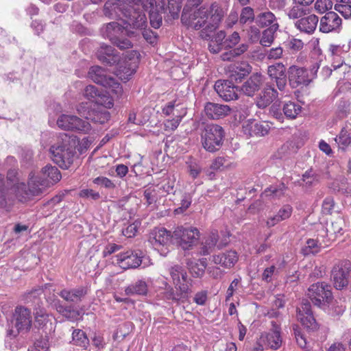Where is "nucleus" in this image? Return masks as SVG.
Here are the masks:
<instances>
[{
  "label": "nucleus",
  "instance_id": "21",
  "mask_svg": "<svg viewBox=\"0 0 351 351\" xmlns=\"http://www.w3.org/2000/svg\"><path fill=\"white\" fill-rule=\"evenodd\" d=\"M349 46L346 45H330L329 51L332 57V66L335 70L343 67V71L349 70L350 66L344 63V56L349 51Z\"/></svg>",
  "mask_w": 351,
  "mask_h": 351
},
{
  "label": "nucleus",
  "instance_id": "58",
  "mask_svg": "<svg viewBox=\"0 0 351 351\" xmlns=\"http://www.w3.org/2000/svg\"><path fill=\"white\" fill-rule=\"evenodd\" d=\"M346 309V306L343 304L341 300H335L332 303L331 306H329L330 313L333 316H339L342 315Z\"/></svg>",
  "mask_w": 351,
  "mask_h": 351
},
{
  "label": "nucleus",
  "instance_id": "15",
  "mask_svg": "<svg viewBox=\"0 0 351 351\" xmlns=\"http://www.w3.org/2000/svg\"><path fill=\"white\" fill-rule=\"evenodd\" d=\"M127 23L129 26L143 30V38L150 44L156 42V34L149 29H145L147 18L143 12L134 11L133 14H129Z\"/></svg>",
  "mask_w": 351,
  "mask_h": 351
},
{
  "label": "nucleus",
  "instance_id": "9",
  "mask_svg": "<svg viewBox=\"0 0 351 351\" xmlns=\"http://www.w3.org/2000/svg\"><path fill=\"white\" fill-rule=\"evenodd\" d=\"M200 234L197 228L193 227H178L172 234V239L184 250H191L197 243Z\"/></svg>",
  "mask_w": 351,
  "mask_h": 351
},
{
  "label": "nucleus",
  "instance_id": "14",
  "mask_svg": "<svg viewBox=\"0 0 351 351\" xmlns=\"http://www.w3.org/2000/svg\"><path fill=\"white\" fill-rule=\"evenodd\" d=\"M14 326L16 331L12 329L8 331L9 335L16 336L21 332H27L32 327V315L31 311L27 308L19 306H16L14 313Z\"/></svg>",
  "mask_w": 351,
  "mask_h": 351
},
{
  "label": "nucleus",
  "instance_id": "1",
  "mask_svg": "<svg viewBox=\"0 0 351 351\" xmlns=\"http://www.w3.org/2000/svg\"><path fill=\"white\" fill-rule=\"evenodd\" d=\"M223 14V10L217 4L213 3L209 8L202 7L191 14H188L184 8L181 20L189 28H203L200 36L207 40L211 38L212 34L218 27Z\"/></svg>",
  "mask_w": 351,
  "mask_h": 351
},
{
  "label": "nucleus",
  "instance_id": "45",
  "mask_svg": "<svg viewBox=\"0 0 351 351\" xmlns=\"http://www.w3.org/2000/svg\"><path fill=\"white\" fill-rule=\"evenodd\" d=\"M72 339L75 345L87 349L89 346V339L85 332L80 329H75L72 333Z\"/></svg>",
  "mask_w": 351,
  "mask_h": 351
},
{
  "label": "nucleus",
  "instance_id": "54",
  "mask_svg": "<svg viewBox=\"0 0 351 351\" xmlns=\"http://www.w3.org/2000/svg\"><path fill=\"white\" fill-rule=\"evenodd\" d=\"M256 21L254 10L251 7H244L241 12L239 22L240 23L245 24L247 23H252Z\"/></svg>",
  "mask_w": 351,
  "mask_h": 351
},
{
  "label": "nucleus",
  "instance_id": "4",
  "mask_svg": "<svg viewBox=\"0 0 351 351\" xmlns=\"http://www.w3.org/2000/svg\"><path fill=\"white\" fill-rule=\"evenodd\" d=\"M319 68L318 62L315 63L310 70L296 66H291L289 71L290 86L295 88L301 85H308L316 77Z\"/></svg>",
  "mask_w": 351,
  "mask_h": 351
},
{
  "label": "nucleus",
  "instance_id": "20",
  "mask_svg": "<svg viewBox=\"0 0 351 351\" xmlns=\"http://www.w3.org/2000/svg\"><path fill=\"white\" fill-rule=\"evenodd\" d=\"M172 239L171 232L164 228H156L149 234L148 241L156 250L167 246Z\"/></svg>",
  "mask_w": 351,
  "mask_h": 351
},
{
  "label": "nucleus",
  "instance_id": "29",
  "mask_svg": "<svg viewBox=\"0 0 351 351\" xmlns=\"http://www.w3.org/2000/svg\"><path fill=\"white\" fill-rule=\"evenodd\" d=\"M251 66L246 62L232 64L228 67L227 73L231 81L241 82L251 71Z\"/></svg>",
  "mask_w": 351,
  "mask_h": 351
},
{
  "label": "nucleus",
  "instance_id": "48",
  "mask_svg": "<svg viewBox=\"0 0 351 351\" xmlns=\"http://www.w3.org/2000/svg\"><path fill=\"white\" fill-rule=\"evenodd\" d=\"M74 155H52V160L60 168L66 169L73 162Z\"/></svg>",
  "mask_w": 351,
  "mask_h": 351
},
{
  "label": "nucleus",
  "instance_id": "26",
  "mask_svg": "<svg viewBox=\"0 0 351 351\" xmlns=\"http://www.w3.org/2000/svg\"><path fill=\"white\" fill-rule=\"evenodd\" d=\"M285 66L282 63H276L268 66L267 73L271 80L274 81L279 90L282 91L287 85Z\"/></svg>",
  "mask_w": 351,
  "mask_h": 351
},
{
  "label": "nucleus",
  "instance_id": "31",
  "mask_svg": "<svg viewBox=\"0 0 351 351\" xmlns=\"http://www.w3.org/2000/svg\"><path fill=\"white\" fill-rule=\"evenodd\" d=\"M318 22V17L315 14H311L296 21L295 26L301 32L312 34L316 29Z\"/></svg>",
  "mask_w": 351,
  "mask_h": 351
},
{
  "label": "nucleus",
  "instance_id": "59",
  "mask_svg": "<svg viewBox=\"0 0 351 351\" xmlns=\"http://www.w3.org/2000/svg\"><path fill=\"white\" fill-rule=\"evenodd\" d=\"M332 7V2L330 0H316L315 3V10L319 13H324L330 10Z\"/></svg>",
  "mask_w": 351,
  "mask_h": 351
},
{
  "label": "nucleus",
  "instance_id": "27",
  "mask_svg": "<svg viewBox=\"0 0 351 351\" xmlns=\"http://www.w3.org/2000/svg\"><path fill=\"white\" fill-rule=\"evenodd\" d=\"M84 95L86 98L94 102V105H104L107 108H111L113 106L112 99L101 94L93 85L87 86Z\"/></svg>",
  "mask_w": 351,
  "mask_h": 351
},
{
  "label": "nucleus",
  "instance_id": "63",
  "mask_svg": "<svg viewBox=\"0 0 351 351\" xmlns=\"http://www.w3.org/2000/svg\"><path fill=\"white\" fill-rule=\"evenodd\" d=\"M335 10L341 14L346 19L351 17V2L346 5L335 4Z\"/></svg>",
  "mask_w": 351,
  "mask_h": 351
},
{
  "label": "nucleus",
  "instance_id": "53",
  "mask_svg": "<svg viewBox=\"0 0 351 351\" xmlns=\"http://www.w3.org/2000/svg\"><path fill=\"white\" fill-rule=\"evenodd\" d=\"M186 111L184 110L182 113L175 115L172 119H167L164 122V127L166 131H174L178 127L182 118L186 114Z\"/></svg>",
  "mask_w": 351,
  "mask_h": 351
},
{
  "label": "nucleus",
  "instance_id": "44",
  "mask_svg": "<svg viewBox=\"0 0 351 351\" xmlns=\"http://www.w3.org/2000/svg\"><path fill=\"white\" fill-rule=\"evenodd\" d=\"M189 269L193 277L198 278L204 275L206 267V259H200L195 262H188Z\"/></svg>",
  "mask_w": 351,
  "mask_h": 351
},
{
  "label": "nucleus",
  "instance_id": "18",
  "mask_svg": "<svg viewBox=\"0 0 351 351\" xmlns=\"http://www.w3.org/2000/svg\"><path fill=\"white\" fill-rule=\"evenodd\" d=\"M143 256L141 250H128L116 256V263L123 269H135L141 265Z\"/></svg>",
  "mask_w": 351,
  "mask_h": 351
},
{
  "label": "nucleus",
  "instance_id": "56",
  "mask_svg": "<svg viewBox=\"0 0 351 351\" xmlns=\"http://www.w3.org/2000/svg\"><path fill=\"white\" fill-rule=\"evenodd\" d=\"M35 322L39 327L45 326L49 321V315L44 308H38L34 313Z\"/></svg>",
  "mask_w": 351,
  "mask_h": 351
},
{
  "label": "nucleus",
  "instance_id": "37",
  "mask_svg": "<svg viewBox=\"0 0 351 351\" xmlns=\"http://www.w3.org/2000/svg\"><path fill=\"white\" fill-rule=\"evenodd\" d=\"M262 82L261 74H253L242 86L241 91L247 96H252L259 89Z\"/></svg>",
  "mask_w": 351,
  "mask_h": 351
},
{
  "label": "nucleus",
  "instance_id": "10",
  "mask_svg": "<svg viewBox=\"0 0 351 351\" xmlns=\"http://www.w3.org/2000/svg\"><path fill=\"white\" fill-rule=\"evenodd\" d=\"M106 108L104 105H93V107L90 108L88 103H81L77 107V111L87 120L104 124L110 119V113Z\"/></svg>",
  "mask_w": 351,
  "mask_h": 351
},
{
  "label": "nucleus",
  "instance_id": "43",
  "mask_svg": "<svg viewBox=\"0 0 351 351\" xmlns=\"http://www.w3.org/2000/svg\"><path fill=\"white\" fill-rule=\"evenodd\" d=\"M319 176L312 169L306 171L302 176L300 184L306 188H310L316 185L319 181Z\"/></svg>",
  "mask_w": 351,
  "mask_h": 351
},
{
  "label": "nucleus",
  "instance_id": "2",
  "mask_svg": "<svg viewBox=\"0 0 351 351\" xmlns=\"http://www.w3.org/2000/svg\"><path fill=\"white\" fill-rule=\"evenodd\" d=\"M13 185L12 189L20 202H26L34 197L40 195L50 187L48 182L35 176L33 172L29 175L27 186L24 182H18Z\"/></svg>",
  "mask_w": 351,
  "mask_h": 351
},
{
  "label": "nucleus",
  "instance_id": "47",
  "mask_svg": "<svg viewBox=\"0 0 351 351\" xmlns=\"http://www.w3.org/2000/svg\"><path fill=\"white\" fill-rule=\"evenodd\" d=\"M286 187L284 184H280L278 186H271L267 188L262 193V197H269L271 199L274 198H280L284 195Z\"/></svg>",
  "mask_w": 351,
  "mask_h": 351
},
{
  "label": "nucleus",
  "instance_id": "49",
  "mask_svg": "<svg viewBox=\"0 0 351 351\" xmlns=\"http://www.w3.org/2000/svg\"><path fill=\"white\" fill-rule=\"evenodd\" d=\"M8 186L5 184V180L3 176L0 174V207H5L8 204H11L10 202V198L8 196Z\"/></svg>",
  "mask_w": 351,
  "mask_h": 351
},
{
  "label": "nucleus",
  "instance_id": "7",
  "mask_svg": "<svg viewBox=\"0 0 351 351\" xmlns=\"http://www.w3.org/2000/svg\"><path fill=\"white\" fill-rule=\"evenodd\" d=\"M307 295L314 305L323 308L332 300L331 287L327 282H317L309 287Z\"/></svg>",
  "mask_w": 351,
  "mask_h": 351
},
{
  "label": "nucleus",
  "instance_id": "16",
  "mask_svg": "<svg viewBox=\"0 0 351 351\" xmlns=\"http://www.w3.org/2000/svg\"><path fill=\"white\" fill-rule=\"evenodd\" d=\"M240 41V36L238 32H234L227 39L224 40V47L231 49L228 51L223 53L221 58L223 61H230L234 58L238 57L245 53L247 49L248 45L243 43L237 47L232 49L235 47Z\"/></svg>",
  "mask_w": 351,
  "mask_h": 351
},
{
  "label": "nucleus",
  "instance_id": "40",
  "mask_svg": "<svg viewBox=\"0 0 351 351\" xmlns=\"http://www.w3.org/2000/svg\"><path fill=\"white\" fill-rule=\"evenodd\" d=\"M42 173L46 177V179L44 180L49 182V186L58 182L62 178L60 171L56 167L50 165H47L42 169Z\"/></svg>",
  "mask_w": 351,
  "mask_h": 351
},
{
  "label": "nucleus",
  "instance_id": "24",
  "mask_svg": "<svg viewBox=\"0 0 351 351\" xmlns=\"http://www.w3.org/2000/svg\"><path fill=\"white\" fill-rule=\"evenodd\" d=\"M142 3L144 10L149 12L151 25L155 29L159 28L162 23V16L158 12L163 7L162 1L157 3L155 0H144Z\"/></svg>",
  "mask_w": 351,
  "mask_h": 351
},
{
  "label": "nucleus",
  "instance_id": "8",
  "mask_svg": "<svg viewBox=\"0 0 351 351\" xmlns=\"http://www.w3.org/2000/svg\"><path fill=\"white\" fill-rule=\"evenodd\" d=\"M169 273L176 289L181 295H187L192 293L193 280L188 277L186 271L180 265L169 268Z\"/></svg>",
  "mask_w": 351,
  "mask_h": 351
},
{
  "label": "nucleus",
  "instance_id": "13",
  "mask_svg": "<svg viewBox=\"0 0 351 351\" xmlns=\"http://www.w3.org/2000/svg\"><path fill=\"white\" fill-rule=\"evenodd\" d=\"M331 272L335 287L341 290L347 287L350 282L351 263L346 260L339 261L334 265Z\"/></svg>",
  "mask_w": 351,
  "mask_h": 351
},
{
  "label": "nucleus",
  "instance_id": "33",
  "mask_svg": "<svg viewBox=\"0 0 351 351\" xmlns=\"http://www.w3.org/2000/svg\"><path fill=\"white\" fill-rule=\"evenodd\" d=\"M98 59L107 65H112L119 61V57L114 53V49L109 45H101L97 50Z\"/></svg>",
  "mask_w": 351,
  "mask_h": 351
},
{
  "label": "nucleus",
  "instance_id": "34",
  "mask_svg": "<svg viewBox=\"0 0 351 351\" xmlns=\"http://www.w3.org/2000/svg\"><path fill=\"white\" fill-rule=\"evenodd\" d=\"M51 305L54 309L68 320L74 321L77 319L80 315L79 311L77 309L74 308L71 305H64L58 299L53 300Z\"/></svg>",
  "mask_w": 351,
  "mask_h": 351
},
{
  "label": "nucleus",
  "instance_id": "38",
  "mask_svg": "<svg viewBox=\"0 0 351 351\" xmlns=\"http://www.w3.org/2000/svg\"><path fill=\"white\" fill-rule=\"evenodd\" d=\"M256 23L261 27H272L276 24L278 25L275 14L268 10H263L256 15Z\"/></svg>",
  "mask_w": 351,
  "mask_h": 351
},
{
  "label": "nucleus",
  "instance_id": "28",
  "mask_svg": "<svg viewBox=\"0 0 351 351\" xmlns=\"http://www.w3.org/2000/svg\"><path fill=\"white\" fill-rule=\"evenodd\" d=\"M218 240L219 235L217 231L211 232L202 243L199 252L200 254L204 256L208 255L214 251L216 246L219 249H221L228 243V241L226 238L224 240H221L217 244Z\"/></svg>",
  "mask_w": 351,
  "mask_h": 351
},
{
  "label": "nucleus",
  "instance_id": "60",
  "mask_svg": "<svg viewBox=\"0 0 351 351\" xmlns=\"http://www.w3.org/2000/svg\"><path fill=\"white\" fill-rule=\"evenodd\" d=\"M93 183L108 189H112L115 188L114 183L109 178L104 176H99L93 180Z\"/></svg>",
  "mask_w": 351,
  "mask_h": 351
},
{
  "label": "nucleus",
  "instance_id": "61",
  "mask_svg": "<svg viewBox=\"0 0 351 351\" xmlns=\"http://www.w3.org/2000/svg\"><path fill=\"white\" fill-rule=\"evenodd\" d=\"M208 292L206 290H202L197 292L193 298V302L197 305L204 306L208 300Z\"/></svg>",
  "mask_w": 351,
  "mask_h": 351
},
{
  "label": "nucleus",
  "instance_id": "35",
  "mask_svg": "<svg viewBox=\"0 0 351 351\" xmlns=\"http://www.w3.org/2000/svg\"><path fill=\"white\" fill-rule=\"evenodd\" d=\"M238 261V255L236 251L230 250L213 256V261L216 265H221L227 268L232 267Z\"/></svg>",
  "mask_w": 351,
  "mask_h": 351
},
{
  "label": "nucleus",
  "instance_id": "52",
  "mask_svg": "<svg viewBox=\"0 0 351 351\" xmlns=\"http://www.w3.org/2000/svg\"><path fill=\"white\" fill-rule=\"evenodd\" d=\"M298 319L301 322V324L308 329L310 330H316L317 328V324L313 315V314H307L303 315V314H300L298 315Z\"/></svg>",
  "mask_w": 351,
  "mask_h": 351
},
{
  "label": "nucleus",
  "instance_id": "22",
  "mask_svg": "<svg viewBox=\"0 0 351 351\" xmlns=\"http://www.w3.org/2000/svg\"><path fill=\"white\" fill-rule=\"evenodd\" d=\"M231 80H218L215 84V90L225 101H232L238 98L237 87L234 86Z\"/></svg>",
  "mask_w": 351,
  "mask_h": 351
},
{
  "label": "nucleus",
  "instance_id": "12",
  "mask_svg": "<svg viewBox=\"0 0 351 351\" xmlns=\"http://www.w3.org/2000/svg\"><path fill=\"white\" fill-rule=\"evenodd\" d=\"M140 54L137 51L132 50L125 55L124 60L119 62L115 72L116 75L123 81H128L136 72L139 62Z\"/></svg>",
  "mask_w": 351,
  "mask_h": 351
},
{
  "label": "nucleus",
  "instance_id": "3",
  "mask_svg": "<svg viewBox=\"0 0 351 351\" xmlns=\"http://www.w3.org/2000/svg\"><path fill=\"white\" fill-rule=\"evenodd\" d=\"M125 27H123L117 22H111L106 25L102 29V35L105 38H108L112 43L115 45L120 49H129L132 47V42L128 38H123V36L127 35L132 37L134 32L128 29V23H125Z\"/></svg>",
  "mask_w": 351,
  "mask_h": 351
},
{
  "label": "nucleus",
  "instance_id": "46",
  "mask_svg": "<svg viewBox=\"0 0 351 351\" xmlns=\"http://www.w3.org/2000/svg\"><path fill=\"white\" fill-rule=\"evenodd\" d=\"M279 25H275L272 27H268L263 32L260 43L264 47L270 46L274 40V34L278 29Z\"/></svg>",
  "mask_w": 351,
  "mask_h": 351
},
{
  "label": "nucleus",
  "instance_id": "64",
  "mask_svg": "<svg viewBox=\"0 0 351 351\" xmlns=\"http://www.w3.org/2000/svg\"><path fill=\"white\" fill-rule=\"evenodd\" d=\"M303 12L302 8L298 5H293L287 10V15L291 19H296L301 17Z\"/></svg>",
  "mask_w": 351,
  "mask_h": 351
},
{
  "label": "nucleus",
  "instance_id": "42",
  "mask_svg": "<svg viewBox=\"0 0 351 351\" xmlns=\"http://www.w3.org/2000/svg\"><path fill=\"white\" fill-rule=\"evenodd\" d=\"M225 37L226 33L223 31L218 32L209 43V51L213 53H219L224 47Z\"/></svg>",
  "mask_w": 351,
  "mask_h": 351
},
{
  "label": "nucleus",
  "instance_id": "39",
  "mask_svg": "<svg viewBox=\"0 0 351 351\" xmlns=\"http://www.w3.org/2000/svg\"><path fill=\"white\" fill-rule=\"evenodd\" d=\"M293 212L292 207L289 205L286 204L284 205L277 213L276 215H275L273 217H270L267 221V225L269 227L274 226L276 224L278 223L279 222L286 220L289 219Z\"/></svg>",
  "mask_w": 351,
  "mask_h": 351
},
{
  "label": "nucleus",
  "instance_id": "11",
  "mask_svg": "<svg viewBox=\"0 0 351 351\" xmlns=\"http://www.w3.org/2000/svg\"><path fill=\"white\" fill-rule=\"evenodd\" d=\"M57 125L63 130L75 131L84 134L91 130L90 124L78 117L72 114H62L57 119Z\"/></svg>",
  "mask_w": 351,
  "mask_h": 351
},
{
  "label": "nucleus",
  "instance_id": "50",
  "mask_svg": "<svg viewBox=\"0 0 351 351\" xmlns=\"http://www.w3.org/2000/svg\"><path fill=\"white\" fill-rule=\"evenodd\" d=\"M335 141L338 144L340 149H344L351 143V136L347 128L341 130L339 136L335 138Z\"/></svg>",
  "mask_w": 351,
  "mask_h": 351
},
{
  "label": "nucleus",
  "instance_id": "5",
  "mask_svg": "<svg viewBox=\"0 0 351 351\" xmlns=\"http://www.w3.org/2000/svg\"><path fill=\"white\" fill-rule=\"evenodd\" d=\"M224 137L222 127L216 124L207 125L202 135V145L206 151L215 152L219 150Z\"/></svg>",
  "mask_w": 351,
  "mask_h": 351
},
{
  "label": "nucleus",
  "instance_id": "55",
  "mask_svg": "<svg viewBox=\"0 0 351 351\" xmlns=\"http://www.w3.org/2000/svg\"><path fill=\"white\" fill-rule=\"evenodd\" d=\"M344 221L341 217H337L331 222L330 226L327 228V231L330 234H343V227Z\"/></svg>",
  "mask_w": 351,
  "mask_h": 351
},
{
  "label": "nucleus",
  "instance_id": "51",
  "mask_svg": "<svg viewBox=\"0 0 351 351\" xmlns=\"http://www.w3.org/2000/svg\"><path fill=\"white\" fill-rule=\"evenodd\" d=\"M301 111V106L294 102H289L284 105L283 112L286 117L295 119Z\"/></svg>",
  "mask_w": 351,
  "mask_h": 351
},
{
  "label": "nucleus",
  "instance_id": "32",
  "mask_svg": "<svg viewBox=\"0 0 351 351\" xmlns=\"http://www.w3.org/2000/svg\"><path fill=\"white\" fill-rule=\"evenodd\" d=\"M278 97V93L270 85L266 87L256 99V105L259 108H265L269 106Z\"/></svg>",
  "mask_w": 351,
  "mask_h": 351
},
{
  "label": "nucleus",
  "instance_id": "17",
  "mask_svg": "<svg viewBox=\"0 0 351 351\" xmlns=\"http://www.w3.org/2000/svg\"><path fill=\"white\" fill-rule=\"evenodd\" d=\"M271 328L268 332H263L260 337V342L266 347L274 350L280 348L282 343L280 324L276 321L271 322Z\"/></svg>",
  "mask_w": 351,
  "mask_h": 351
},
{
  "label": "nucleus",
  "instance_id": "57",
  "mask_svg": "<svg viewBox=\"0 0 351 351\" xmlns=\"http://www.w3.org/2000/svg\"><path fill=\"white\" fill-rule=\"evenodd\" d=\"M188 164V168L191 176L195 179L196 178L200 172L202 171V167L192 157H190L189 160L186 162Z\"/></svg>",
  "mask_w": 351,
  "mask_h": 351
},
{
  "label": "nucleus",
  "instance_id": "36",
  "mask_svg": "<svg viewBox=\"0 0 351 351\" xmlns=\"http://www.w3.org/2000/svg\"><path fill=\"white\" fill-rule=\"evenodd\" d=\"M268 125L254 121H247L243 125V132L249 136H263L268 133Z\"/></svg>",
  "mask_w": 351,
  "mask_h": 351
},
{
  "label": "nucleus",
  "instance_id": "41",
  "mask_svg": "<svg viewBox=\"0 0 351 351\" xmlns=\"http://www.w3.org/2000/svg\"><path fill=\"white\" fill-rule=\"evenodd\" d=\"M147 285L145 281L138 280L136 282L130 285L125 289V294L132 295H146L147 293Z\"/></svg>",
  "mask_w": 351,
  "mask_h": 351
},
{
  "label": "nucleus",
  "instance_id": "25",
  "mask_svg": "<svg viewBox=\"0 0 351 351\" xmlns=\"http://www.w3.org/2000/svg\"><path fill=\"white\" fill-rule=\"evenodd\" d=\"M341 25V19L335 12H328L320 19L319 30L323 33L338 31Z\"/></svg>",
  "mask_w": 351,
  "mask_h": 351
},
{
  "label": "nucleus",
  "instance_id": "6",
  "mask_svg": "<svg viewBox=\"0 0 351 351\" xmlns=\"http://www.w3.org/2000/svg\"><path fill=\"white\" fill-rule=\"evenodd\" d=\"M88 77L95 83L108 88V93H112L119 97L122 93V87L113 77H108L104 69L99 66H93L90 68Z\"/></svg>",
  "mask_w": 351,
  "mask_h": 351
},
{
  "label": "nucleus",
  "instance_id": "23",
  "mask_svg": "<svg viewBox=\"0 0 351 351\" xmlns=\"http://www.w3.org/2000/svg\"><path fill=\"white\" fill-rule=\"evenodd\" d=\"M88 293V289L83 286H79L73 289H63L59 293V296L65 302L77 304L82 301Z\"/></svg>",
  "mask_w": 351,
  "mask_h": 351
},
{
  "label": "nucleus",
  "instance_id": "62",
  "mask_svg": "<svg viewBox=\"0 0 351 351\" xmlns=\"http://www.w3.org/2000/svg\"><path fill=\"white\" fill-rule=\"evenodd\" d=\"M43 293V288L40 287L34 288L29 292H27L25 295V300L27 302H34V300L37 299Z\"/></svg>",
  "mask_w": 351,
  "mask_h": 351
},
{
  "label": "nucleus",
  "instance_id": "19",
  "mask_svg": "<svg viewBox=\"0 0 351 351\" xmlns=\"http://www.w3.org/2000/svg\"><path fill=\"white\" fill-rule=\"evenodd\" d=\"M77 144V137L74 135H69L62 133L58 136L54 142L50 146V154H62L66 152L72 154L73 149L75 148Z\"/></svg>",
  "mask_w": 351,
  "mask_h": 351
},
{
  "label": "nucleus",
  "instance_id": "30",
  "mask_svg": "<svg viewBox=\"0 0 351 351\" xmlns=\"http://www.w3.org/2000/svg\"><path fill=\"white\" fill-rule=\"evenodd\" d=\"M204 111L208 118L219 119L228 115L231 109L228 105L208 102L204 107Z\"/></svg>",
  "mask_w": 351,
  "mask_h": 351
}]
</instances>
